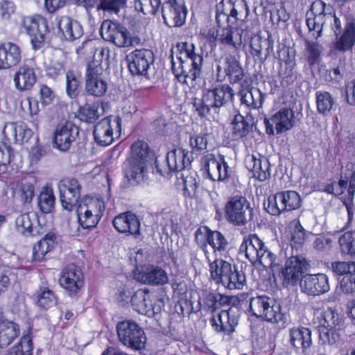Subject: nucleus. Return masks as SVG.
<instances>
[{"mask_svg": "<svg viewBox=\"0 0 355 355\" xmlns=\"http://www.w3.org/2000/svg\"><path fill=\"white\" fill-rule=\"evenodd\" d=\"M176 49L178 51L176 60L173 53L171 55L172 71L179 82L194 87L202 74V51L196 52L194 44L187 42L178 43Z\"/></svg>", "mask_w": 355, "mask_h": 355, "instance_id": "obj_1", "label": "nucleus"}, {"mask_svg": "<svg viewBox=\"0 0 355 355\" xmlns=\"http://www.w3.org/2000/svg\"><path fill=\"white\" fill-rule=\"evenodd\" d=\"M239 251L245 253V257L252 265L270 268L273 273L275 268L279 269L287 257L283 250H279L278 254L270 250L256 234L244 236Z\"/></svg>", "mask_w": 355, "mask_h": 355, "instance_id": "obj_2", "label": "nucleus"}, {"mask_svg": "<svg viewBox=\"0 0 355 355\" xmlns=\"http://www.w3.org/2000/svg\"><path fill=\"white\" fill-rule=\"evenodd\" d=\"M234 96L233 89L227 84L203 90L201 98H192V105L198 115L206 117L211 112L219 113L220 109L226 106Z\"/></svg>", "mask_w": 355, "mask_h": 355, "instance_id": "obj_3", "label": "nucleus"}, {"mask_svg": "<svg viewBox=\"0 0 355 355\" xmlns=\"http://www.w3.org/2000/svg\"><path fill=\"white\" fill-rule=\"evenodd\" d=\"M249 311L252 315L272 323L284 320L282 306L274 298L266 295L252 297L249 301Z\"/></svg>", "mask_w": 355, "mask_h": 355, "instance_id": "obj_4", "label": "nucleus"}, {"mask_svg": "<svg viewBox=\"0 0 355 355\" xmlns=\"http://www.w3.org/2000/svg\"><path fill=\"white\" fill-rule=\"evenodd\" d=\"M119 340L125 347L134 350L144 349L147 338L143 329L133 320H123L116 324Z\"/></svg>", "mask_w": 355, "mask_h": 355, "instance_id": "obj_5", "label": "nucleus"}, {"mask_svg": "<svg viewBox=\"0 0 355 355\" xmlns=\"http://www.w3.org/2000/svg\"><path fill=\"white\" fill-rule=\"evenodd\" d=\"M254 209L250 202L242 196L229 198L225 206L227 220L235 226H244L252 220Z\"/></svg>", "mask_w": 355, "mask_h": 355, "instance_id": "obj_6", "label": "nucleus"}, {"mask_svg": "<svg viewBox=\"0 0 355 355\" xmlns=\"http://www.w3.org/2000/svg\"><path fill=\"white\" fill-rule=\"evenodd\" d=\"M284 262V267L282 265L279 269L275 268V272H279L284 286L296 285L307 271L309 263L304 257L294 254L293 252L291 257L288 259H286Z\"/></svg>", "mask_w": 355, "mask_h": 355, "instance_id": "obj_7", "label": "nucleus"}, {"mask_svg": "<svg viewBox=\"0 0 355 355\" xmlns=\"http://www.w3.org/2000/svg\"><path fill=\"white\" fill-rule=\"evenodd\" d=\"M302 205V199L295 191H280L268 198L267 211L273 216H278L284 211L299 209Z\"/></svg>", "mask_w": 355, "mask_h": 355, "instance_id": "obj_8", "label": "nucleus"}, {"mask_svg": "<svg viewBox=\"0 0 355 355\" xmlns=\"http://www.w3.org/2000/svg\"><path fill=\"white\" fill-rule=\"evenodd\" d=\"M101 62L96 60L88 62L85 73V91L87 94L94 97H101L107 89V84L102 78Z\"/></svg>", "mask_w": 355, "mask_h": 355, "instance_id": "obj_9", "label": "nucleus"}, {"mask_svg": "<svg viewBox=\"0 0 355 355\" xmlns=\"http://www.w3.org/2000/svg\"><path fill=\"white\" fill-rule=\"evenodd\" d=\"M201 167L204 174L213 181L227 182L232 172L221 155L217 157L211 153L205 155L201 158Z\"/></svg>", "mask_w": 355, "mask_h": 355, "instance_id": "obj_10", "label": "nucleus"}, {"mask_svg": "<svg viewBox=\"0 0 355 355\" xmlns=\"http://www.w3.org/2000/svg\"><path fill=\"white\" fill-rule=\"evenodd\" d=\"M23 27L31 37L33 48L41 49L44 45L49 33L47 20L41 15L27 17L23 19Z\"/></svg>", "mask_w": 355, "mask_h": 355, "instance_id": "obj_11", "label": "nucleus"}, {"mask_svg": "<svg viewBox=\"0 0 355 355\" xmlns=\"http://www.w3.org/2000/svg\"><path fill=\"white\" fill-rule=\"evenodd\" d=\"M101 35L103 40L113 43L118 47H125L133 45L128 29L119 23L105 20L101 26Z\"/></svg>", "mask_w": 355, "mask_h": 355, "instance_id": "obj_12", "label": "nucleus"}, {"mask_svg": "<svg viewBox=\"0 0 355 355\" xmlns=\"http://www.w3.org/2000/svg\"><path fill=\"white\" fill-rule=\"evenodd\" d=\"M326 3L317 0L311 6L310 10L306 13V24L309 33L315 39L322 36L323 26L327 19H331V13L327 14L324 12Z\"/></svg>", "mask_w": 355, "mask_h": 355, "instance_id": "obj_13", "label": "nucleus"}, {"mask_svg": "<svg viewBox=\"0 0 355 355\" xmlns=\"http://www.w3.org/2000/svg\"><path fill=\"white\" fill-rule=\"evenodd\" d=\"M160 8L164 21L168 27H180L184 24L187 8L183 0H167Z\"/></svg>", "mask_w": 355, "mask_h": 355, "instance_id": "obj_14", "label": "nucleus"}, {"mask_svg": "<svg viewBox=\"0 0 355 355\" xmlns=\"http://www.w3.org/2000/svg\"><path fill=\"white\" fill-rule=\"evenodd\" d=\"M126 61L132 76H146L154 62V55L148 49H136L126 56Z\"/></svg>", "mask_w": 355, "mask_h": 355, "instance_id": "obj_15", "label": "nucleus"}, {"mask_svg": "<svg viewBox=\"0 0 355 355\" xmlns=\"http://www.w3.org/2000/svg\"><path fill=\"white\" fill-rule=\"evenodd\" d=\"M58 187L62 206L67 211H72L78 205L81 185L76 178H66L60 182Z\"/></svg>", "mask_w": 355, "mask_h": 355, "instance_id": "obj_16", "label": "nucleus"}, {"mask_svg": "<svg viewBox=\"0 0 355 355\" xmlns=\"http://www.w3.org/2000/svg\"><path fill=\"white\" fill-rule=\"evenodd\" d=\"M266 133L274 135V127L277 134L291 130L295 123L294 112L291 109L282 108L273 114L270 118H265Z\"/></svg>", "mask_w": 355, "mask_h": 355, "instance_id": "obj_17", "label": "nucleus"}, {"mask_svg": "<svg viewBox=\"0 0 355 355\" xmlns=\"http://www.w3.org/2000/svg\"><path fill=\"white\" fill-rule=\"evenodd\" d=\"M121 119L119 116L105 117L97 123L93 132L95 141L100 146H107L114 141V126L120 131Z\"/></svg>", "mask_w": 355, "mask_h": 355, "instance_id": "obj_18", "label": "nucleus"}, {"mask_svg": "<svg viewBox=\"0 0 355 355\" xmlns=\"http://www.w3.org/2000/svg\"><path fill=\"white\" fill-rule=\"evenodd\" d=\"M288 343L297 353L307 355L312 345L311 329L302 326L291 328Z\"/></svg>", "mask_w": 355, "mask_h": 355, "instance_id": "obj_19", "label": "nucleus"}, {"mask_svg": "<svg viewBox=\"0 0 355 355\" xmlns=\"http://www.w3.org/2000/svg\"><path fill=\"white\" fill-rule=\"evenodd\" d=\"M78 132V128L70 121L58 125L54 132V146L61 151L68 150Z\"/></svg>", "mask_w": 355, "mask_h": 355, "instance_id": "obj_20", "label": "nucleus"}, {"mask_svg": "<svg viewBox=\"0 0 355 355\" xmlns=\"http://www.w3.org/2000/svg\"><path fill=\"white\" fill-rule=\"evenodd\" d=\"M301 291L312 296L320 295L329 291L328 277L322 273L304 275L300 281Z\"/></svg>", "mask_w": 355, "mask_h": 355, "instance_id": "obj_21", "label": "nucleus"}, {"mask_svg": "<svg viewBox=\"0 0 355 355\" xmlns=\"http://www.w3.org/2000/svg\"><path fill=\"white\" fill-rule=\"evenodd\" d=\"M115 229L120 233H128L135 239L141 235V223L137 216L131 211L122 213L114 217L112 221Z\"/></svg>", "mask_w": 355, "mask_h": 355, "instance_id": "obj_22", "label": "nucleus"}, {"mask_svg": "<svg viewBox=\"0 0 355 355\" xmlns=\"http://www.w3.org/2000/svg\"><path fill=\"white\" fill-rule=\"evenodd\" d=\"M135 277L138 281L152 286H162L168 282L166 271L161 267L153 265L143 268L135 274Z\"/></svg>", "mask_w": 355, "mask_h": 355, "instance_id": "obj_23", "label": "nucleus"}, {"mask_svg": "<svg viewBox=\"0 0 355 355\" xmlns=\"http://www.w3.org/2000/svg\"><path fill=\"white\" fill-rule=\"evenodd\" d=\"M76 211L78 222L82 228L85 230L96 227L102 216V211L97 208L96 202L88 205H79Z\"/></svg>", "mask_w": 355, "mask_h": 355, "instance_id": "obj_24", "label": "nucleus"}, {"mask_svg": "<svg viewBox=\"0 0 355 355\" xmlns=\"http://www.w3.org/2000/svg\"><path fill=\"white\" fill-rule=\"evenodd\" d=\"M21 48L7 42L0 45V69H8L17 65L21 60Z\"/></svg>", "mask_w": 355, "mask_h": 355, "instance_id": "obj_25", "label": "nucleus"}, {"mask_svg": "<svg viewBox=\"0 0 355 355\" xmlns=\"http://www.w3.org/2000/svg\"><path fill=\"white\" fill-rule=\"evenodd\" d=\"M250 48L252 57L261 63H264L268 58L273 53L274 40L270 36L266 39L254 36L251 38Z\"/></svg>", "mask_w": 355, "mask_h": 355, "instance_id": "obj_26", "label": "nucleus"}, {"mask_svg": "<svg viewBox=\"0 0 355 355\" xmlns=\"http://www.w3.org/2000/svg\"><path fill=\"white\" fill-rule=\"evenodd\" d=\"M232 312V309L230 308L211 317L210 323L216 332L230 335L234 331L238 321L235 316L231 315Z\"/></svg>", "mask_w": 355, "mask_h": 355, "instance_id": "obj_27", "label": "nucleus"}, {"mask_svg": "<svg viewBox=\"0 0 355 355\" xmlns=\"http://www.w3.org/2000/svg\"><path fill=\"white\" fill-rule=\"evenodd\" d=\"M148 165L144 161L128 158L125 164V175L132 184L144 182L147 180Z\"/></svg>", "mask_w": 355, "mask_h": 355, "instance_id": "obj_28", "label": "nucleus"}, {"mask_svg": "<svg viewBox=\"0 0 355 355\" xmlns=\"http://www.w3.org/2000/svg\"><path fill=\"white\" fill-rule=\"evenodd\" d=\"M166 159L170 171L179 172L190 166L192 155L189 151L178 148L168 152Z\"/></svg>", "mask_w": 355, "mask_h": 355, "instance_id": "obj_29", "label": "nucleus"}, {"mask_svg": "<svg viewBox=\"0 0 355 355\" xmlns=\"http://www.w3.org/2000/svg\"><path fill=\"white\" fill-rule=\"evenodd\" d=\"M60 37L65 40L73 41L79 39L83 35L80 24L69 17H62L58 22Z\"/></svg>", "mask_w": 355, "mask_h": 355, "instance_id": "obj_30", "label": "nucleus"}, {"mask_svg": "<svg viewBox=\"0 0 355 355\" xmlns=\"http://www.w3.org/2000/svg\"><path fill=\"white\" fill-rule=\"evenodd\" d=\"M247 168L252 171L253 177L260 181H264L270 178V164L268 159L258 154L252 155L247 160Z\"/></svg>", "mask_w": 355, "mask_h": 355, "instance_id": "obj_31", "label": "nucleus"}, {"mask_svg": "<svg viewBox=\"0 0 355 355\" xmlns=\"http://www.w3.org/2000/svg\"><path fill=\"white\" fill-rule=\"evenodd\" d=\"M17 230L21 234L29 236H36L44 233L43 227L37 224V220L34 214H24L16 218Z\"/></svg>", "mask_w": 355, "mask_h": 355, "instance_id": "obj_32", "label": "nucleus"}, {"mask_svg": "<svg viewBox=\"0 0 355 355\" xmlns=\"http://www.w3.org/2000/svg\"><path fill=\"white\" fill-rule=\"evenodd\" d=\"M279 60H283L281 58V54H286L288 58L284 60V64L281 63L280 69L279 70V76L282 78L281 84L283 86H288L295 81L296 75L294 71L295 67V56L290 55L289 50L283 48L281 51L277 52Z\"/></svg>", "mask_w": 355, "mask_h": 355, "instance_id": "obj_33", "label": "nucleus"}, {"mask_svg": "<svg viewBox=\"0 0 355 355\" xmlns=\"http://www.w3.org/2000/svg\"><path fill=\"white\" fill-rule=\"evenodd\" d=\"M232 135L235 139L246 137L256 128L255 121L252 115L243 116L241 114H235L232 120Z\"/></svg>", "mask_w": 355, "mask_h": 355, "instance_id": "obj_34", "label": "nucleus"}, {"mask_svg": "<svg viewBox=\"0 0 355 355\" xmlns=\"http://www.w3.org/2000/svg\"><path fill=\"white\" fill-rule=\"evenodd\" d=\"M16 87L20 91L29 90L37 81V76L33 67L21 66L14 77Z\"/></svg>", "mask_w": 355, "mask_h": 355, "instance_id": "obj_35", "label": "nucleus"}, {"mask_svg": "<svg viewBox=\"0 0 355 355\" xmlns=\"http://www.w3.org/2000/svg\"><path fill=\"white\" fill-rule=\"evenodd\" d=\"M355 44V21L351 19L347 21L343 33L337 36V40L334 44L336 50L341 52H345L352 49Z\"/></svg>", "mask_w": 355, "mask_h": 355, "instance_id": "obj_36", "label": "nucleus"}, {"mask_svg": "<svg viewBox=\"0 0 355 355\" xmlns=\"http://www.w3.org/2000/svg\"><path fill=\"white\" fill-rule=\"evenodd\" d=\"M5 137L11 135L16 142L24 144L28 142L33 136V130L23 122H14L7 124L3 130Z\"/></svg>", "mask_w": 355, "mask_h": 355, "instance_id": "obj_37", "label": "nucleus"}, {"mask_svg": "<svg viewBox=\"0 0 355 355\" xmlns=\"http://www.w3.org/2000/svg\"><path fill=\"white\" fill-rule=\"evenodd\" d=\"M131 303L134 309L141 314L151 316L155 313L148 291L143 289L137 291L131 297Z\"/></svg>", "mask_w": 355, "mask_h": 355, "instance_id": "obj_38", "label": "nucleus"}, {"mask_svg": "<svg viewBox=\"0 0 355 355\" xmlns=\"http://www.w3.org/2000/svg\"><path fill=\"white\" fill-rule=\"evenodd\" d=\"M239 96L242 105L250 109H258L262 106L265 94L258 88L252 87L239 91Z\"/></svg>", "mask_w": 355, "mask_h": 355, "instance_id": "obj_39", "label": "nucleus"}, {"mask_svg": "<svg viewBox=\"0 0 355 355\" xmlns=\"http://www.w3.org/2000/svg\"><path fill=\"white\" fill-rule=\"evenodd\" d=\"M77 2L83 3L86 8H94L96 6L98 10H103L108 12L118 13L124 8L126 0H76Z\"/></svg>", "mask_w": 355, "mask_h": 355, "instance_id": "obj_40", "label": "nucleus"}, {"mask_svg": "<svg viewBox=\"0 0 355 355\" xmlns=\"http://www.w3.org/2000/svg\"><path fill=\"white\" fill-rule=\"evenodd\" d=\"M225 75L231 84L240 83L244 78V71L239 60L233 55L225 57Z\"/></svg>", "mask_w": 355, "mask_h": 355, "instance_id": "obj_41", "label": "nucleus"}, {"mask_svg": "<svg viewBox=\"0 0 355 355\" xmlns=\"http://www.w3.org/2000/svg\"><path fill=\"white\" fill-rule=\"evenodd\" d=\"M66 93L67 96L73 99L81 92L83 77L81 73L77 69H69L66 72Z\"/></svg>", "mask_w": 355, "mask_h": 355, "instance_id": "obj_42", "label": "nucleus"}, {"mask_svg": "<svg viewBox=\"0 0 355 355\" xmlns=\"http://www.w3.org/2000/svg\"><path fill=\"white\" fill-rule=\"evenodd\" d=\"M55 236L53 233L46 234L33 248V261L40 262L46 254L54 248Z\"/></svg>", "mask_w": 355, "mask_h": 355, "instance_id": "obj_43", "label": "nucleus"}, {"mask_svg": "<svg viewBox=\"0 0 355 355\" xmlns=\"http://www.w3.org/2000/svg\"><path fill=\"white\" fill-rule=\"evenodd\" d=\"M246 284V277L245 272L242 270L233 265L230 271L227 272L224 277L222 285L230 290L242 289Z\"/></svg>", "mask_w": 355, "mask_h": 355, "instance_id": "obj_44", "label": "nucleus"}, {"mask_svg": "<svg viewBox=\"0 0 355 355\" xmlns=\"http://www.w3.org/2000/svg\"><path fill=\"white\" fill-rule=\"evenodd\" d=\"M217 37L222 44L231 46L234 49H239L242 43L239 33L230 25L218 31Z\"/></svg>", "mask_w": 355, "mask_h": 355, "instance_id": "obj_45", "label": "nucleus"}, {"mask_svg": "<svg viewBox=\"0 0 355 355\" xmlns=\"http://www.w3.org/2000/svg\"><path fill=\"white\" fill-rule=\"evenodd\" d=\"M232 265L220 258H216L209 262V271L211 279L218 284H222L224 277L230 271Z\"/></svg>", "mask_w": 355, "mask_h": 355, "instance_id": "obj_46", "label": "nucleus"}, {"mask_svg": "<svg viewBox=\"0 0 355 355\" xmlns=\"http://www.w3.org/2000/svg\"><path fill=\"white\" fill-rule=\"evenodd\" d=\"M19 325L12 321L0 324V348L7 347L19 335Z\"/></svg>", "mask_w": 355, "mask_h": 355, "instance_id": "obj_47", "label": "nucleus"}, {"mask_svg": "<svg viewBox=\"0 0 355 355\" xmlns=\"http://www.w3.org/2000/svg\"><path fill=\"white\" fill-rule=\"evenodd\" d=\"M292 225L290 244L292 250L293 251L295 249L297 252L300 248H302L309 236L313 235V234L306 231L299 220H294Z\"/></svg>", "mask_w": 355, "mask_h": 355, "instance_id": "obj_48", "label": "nucleus"}, {"mask_svg": "<svg viewBox=\"0 0 355 355\" xmlns=\"http://www.w3.org/2000/svg\"><path fill=\"white\" fill-rule=\"evenodd\" d=\"M205 239L213 248L214 252L221 254L225 252L228 246V241L225 236L219 231H212L207 228Z\"/></svg>", "mask_w": 355, "mask_h": 355, "instance_id": "obj_49", "label": "nucleus"}, {"mask_svg": "<svg viewBox=\"0 0 355 355\" xmlns=\"http://www.w3.org/2000/svg\"><path fill=\"white\" fill-rule=\"evenodd\" d=\"M129 158L144 161L146 163L149 164L150 160L153 159V155L150 150L147 143L138 140L132 144L131 155Z\"/></svg>", "mask_w": 355, "mask_h": 355, "instance_id": "obj_50", "label": "nucleus"}, {"mask_svg": "<svg viewBox=\"0 0 355 355\" xmlns=\"http://www.w3.org/2000/svg\"><path fill=\"white\" fill-rule=\"evenodd\" d=\"M320 324L324 328L341 329L344 322L343 318L332 308H327L322 313Z\"/></svg>", "mask_w": 355, "mask_h": 355, "instance_id": "obj_51", "label": "nucleus"}, {"mask_svg": "<svg viewBox=\"0 0 355 355\" xmlns=\"http://www.w3.org/2000/svg\"><path fill=\"white\" fill-rule=\"evenodd\" d=\"M318 112L327 116L335 105V101L330 93L325 91H318L315 94Z\"/></svg>", "mask_w": 355, "mask_h": 355, "instance_id": "obj_52", "label": "nucleus"}, {"mask_svg": "<svg viewBox=\"0 0 355 355\" xmlns=\"http://www.w3.org/2000/svg\"><path fill=\"white\" fill-rule=\"evenodd\" d=\"M57 298L54 293L48 287H41L36 293V304L44 310L49 309L56 304Z\"/></svg>", "mask_w": 355, "mask_h": 355, "instance_id": "obj_53", "label": "nucleus"}, {"mask_svg": "<svg viewBox=\"0 0 355 355\" xmlns=\"http://www.w3.org/2000/svg\"><path fill=\"white\" fill-rule=\"evenodd\" d=\"M322 49V46L320 44L308 40H305L306 60L310 65H313L320 61Z\"/></svg>", "mask_w": 355, "mask_h": 355, "instance_id": "obj_54", "label": "nucleus"}, {"mask_svg": "<svg viewBox=\"0 0 355 355\" xmlns=\"http://www.w3.org/2000/svg\"><path fill=\"white\" fill-rule=\"evenodd\" d=\"M55 196L52 189L45 188L38 196V205L43 213H50L54 208Z\"/></svg>", "mask_w": 355, "mask_h": 355, "instance_id": "obj_55", "label": "nucleus"}, {"mask_svg": "<svg viewBox=\"0 0 355 355\" xmlns=\"http://www.w3.org/2000/svg\"><path fill=\"white\" fill-rule=\"evenodd\" d=\"M98 104H86L78 110L79 117L81 121L87 123H94L100 116Z\"/></svg>", "mask_w": 355, "mask_h": 355, "instance_id": "obj_56", "label": "nucleus"}, {"mask_svg": "<svg viewBox=\"0 0 355 355\" xmlns=\"http://www.w3.org/2000/svg\"><path fill=\"white\" fill-rule=\"evenodd\" d=\"M161 6V0H135V8L144 15H156Z\"/></svg>", "mask_w": 355, "mask_h": 355, "instance_id": "obj_57", "label": "nucleus"}, {"mask_svg": "<svg viewBox=\"0 0 355 355\" xmlns=\"http://www.w3.org/2000/svg\"><path fill=\"white\" fill-rule=\"evenodd\" d=\"M338 242L343 254L355 255V232L344 233L340 236Z\"/></svg>", "mask_w": 355, "mask_h": 355, "instance_id": "obj_58", "label": "nucleus"}, {"mask_svg": "<svg viewBox=\"0 0 355 355\" xmlns=\"http://www.w3.org/2000/svg\"><path fill=\"white\" fill-rule=\"evenodd\" d=\"M32 340L29 336H24L16 345L12 347L8 355H32Z\"/></svg>", "mask_w": 355, "mask_h": 355, "instance_id": "obj_59", "label": "nucleus"}, {"mask_svg": "<svg viewBox=\"0 0 355 355\" xmlns=\"http://www.w3.org/2000/svg\"><path fill=\"white\" fill-rule=\"evenodd\" d=\"M312 246L317 252H327L332 248L333 239L327 234H315Z\"/></svg>", "mask_w": 355, "mask_h": 355, "instance_id": "obj_60", "label": "nucleus"}, {"mask_svg": "<svg viewBox=\"0 0 355 355\" xmlns=\"http://www.w3.org/2000/svg\"><path fill=\"white\" fill-rule=\"evenodd\" d=\"M61 277H64V284H67V281L73 280L80 282L84 284L83 274L81 270L74 264L67 265L62 270Z\"/></svg>", "mask_w": 355, "mask_h": 355, "instance_id": "obj_61", "label": "nucleus"}, {"mask_svg": "<svg viewBox=\"0 0 355 355\" xmlns=\"http://www.w3.org/2000/svg\"><path fill=\"white\" fill-rule=\"evenodd\" d=\"M331 268L334 273L338 275H348L355 272L354 261H334L331 263Z\"/></svg>", "mask_w": 355, "mask_h": 355, "instance_id": "obj_62", "label": "nucleus"}, {"mask_svg": "<svg viewBox=\"0 0 355 355\" xmlns=\"http://www.w3.org/2000/svg\"><path fill=\"white\" fill-rule=\"evenodd\" d=\"M65 71V64L63 60L56 59L51 60L46 68V76L51 78L55 79L62 74Z\"/></svg>", "mask_w": 355, "mask_h": 355, "instance_id": "obj_63", "label": "nucleus"}, {"mask_svg": "<svg viewBox=\"0 0 355 355\" xmlns=\"http://www.w3.org/2000/svg\"><path fill=\"white\" fill-rule=\"evenodd\" d=\"M198 304L200 309L205 311L211 312L216 311L218 309L216 293L207 291L204 292L202 294V298H200L198 300Z\"/></svg>", "mask_w": 355, "mask_h": 355, "instance_id": "obj_64", "label": "nucleus"}]
</instances>
